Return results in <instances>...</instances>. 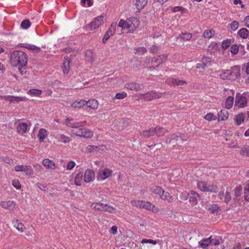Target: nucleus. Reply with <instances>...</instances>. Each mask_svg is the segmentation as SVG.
<instances>
[{
  "label": "nucleus",
  "mask_w": 249,
  "mask_h": 249,
  "mask_svg": "<svg viewBox=\"0 0 249 249\" xmlns=\"http://www.w3.org/2000/svg\"><path fill=\"white\" fill-rule=\"evenodd\" d=\"M230 71L229 80L234 81L240 76V68L239 66H235L231 67Z\"/></svg>",
  "instance_id": "obj_9"
},
{
  "label": "nucleus",
  "mask_w": 249,
  "mask_h": 249,
  "mask_svg": "<svg viewBox=\"0 0 249 249\" xmlns=\"http://www.w3.org/2000/svg\"><path fill=\"white\" fill-rule=\"evenodd\" d=\"M86 101L84 100H81L80 101L73 103L71 106L73 108H82L83 107H86Z\"/></svg>",
  "instance_id": "obj_36"
},
{
  "label": "nucleus",
  "mask_w": 249,
  "mask_h": 249,
  "mask_svg": "<svg viewBox=\"0 0 249 249\" xmlns=\"http://www.w3.org/2000/svg\"><path fill=\"white\" fill-rule=\"evenodd\" d=\"M239 51L238 46L237 45H233L231 47V52L232 54H236Z\"/></svg>",
  "instance_id": "obj_62"
},
{
  "label": "nucleus",
  "mask_w": 249,
  "mask_h": 249,
  "mask_svg": "<svg viewBox=\"0 0 249 249\" xmlns=\"http://www.w3.org/2000/svg\"><path fill=\"white\" fill-rule=\"evenodd\" d=\"M249 100V93H237L235 96L234 106L238 108H244L247 106Z\"/></svg>",
  "instance_id": "obj_4"
},
{
  "label": "nucleus",
  "mask_w": 249,
  "mask_h": 249,
  "mask_svg": "<svg viewBox=\"0 0 249 249\" xmlns=\"http://www.w3.org/2000/svg\"><path fill=\"white\" fill-rule=\"evenodd\" d=\"M105 205V204L101 202L93 203L91 205V207L96 210L104 211Z\"/></svg>",
  "instance_id": "obj_32"
},
{
  "label": "nucleus",
  "mask_w": 249,
  "mask_h": 249,
  "mask_svg": "<svg viewBox=\"0 0 249 249\" xmlns=\"http://www.w3.org/2000/svg\"><path fill=\"white\" fill-rule=\"evenodd\" d=\"M155 134L158 136H162L168 132V130L160 126H157L154 128Z\"/></svg>",
  "instance_id": "obj_39"
},
{
  "label": "nucleus",
  "mask_w": 249,
  "mask_h": 249,
  "mask_svg": "<svg viewBox=\"0 0 249 249\" xmlns=\"http://www.w3.org/2000/svg\"><path fill=\"white\" fill-rule=\"evenodd\" d=\"M220 77L223 79H229L230 78V71L229 70H226L221 75Z\"/></svg>",
  "instance_id": "obj_57"
},
{
  "label": "nucleus",
  "mask_w": 249,
  "mask_h": 249,
  "mask_svg": "<svg viewBox=\"0 0 249 249\" xmlns=\"http://www.w3.org/2000/svg\"><path fill=\"white\" fill-rule=\"evenodd\" d=\"M12 184L17 190H19L21 188V184L18 179L12 180Z\"/></svg>",
  "instance_id": "obj_53"
},
{
  "label": "nucleus",
  "mask_w": 249,
  "mask_h": 249,
  "mask_svg": "<svg viewBox=\"0 0 249 249\" xmlns=\"http://www.w3.org/2000/svg\"><path fill=\"white\" fill-rule=\"evenodd\" d=\"M192 37V35L190 33H182L179 35V36L178 37V39H181L182 40L187 41L189 40Z\"/></svg>",
  "instance_id": "obj_41"
},
{
  "label": "nucleus",
  "mask_w": 249,
  "mask_h": 249,
  "mask_svg": "<svg viewBox=\"0 0 249 249\" xmlns=\"http://www.w3.org/2000/svg\"><path fill=\"white\" fill-rule=\"evenodd\" d=\"M172 11L174 12L180 11L181 13L183 14L184 13L186 12V10L181 6H176L172 8Z\"/></svg>",
  "instance_id": "obj_58"
},
{
  "label": "nucleus",
  "mask_w": 249,
  "mask_h": 249,
  "mask_svg": "<svg viewBox=\"0 0 249 249\" xmlns=\"http://www.w3.org/2000/svg\"><path fill=\"white\" fill-rule=\"evenodd\" d=\"M204 118L206 120L210 121L216 120V116L212 113H209L205 115Z\"/></svg>",
  "instance_id": "obj_56"
},
{
  "label": "nucleus",
  "mask_w": 249,
  "mask_h": 249,
  "mask_svg": "<svg viewBox=\"0 0 249 249\" xmlns=\"http://www.w3.org/2000/svg\"><path fill=\"white\" fill-rule=\"evenodd\" d=\"M238 34L241 37L246 39L248 38L249 31L245 28H243L239 30Z\"/></svg>",
  "instance_id": "obj_37"
},
{
  "label": "nucleus",
  "mask_w": 249,
  "mask_h": 249,
  "mask_svg": "<svg viewBox=\"0 0 249 249\" xmlns=\"http://www.w3.org/2000/svg\"><path fill=\"white\" fill-rule=\"evenodd\" d=\"M244 198L246 200H249V186H246L244 188Z\"/></svg>",
  "instance_id": "obj_63"
},
{
  "label": "nucleus",
  "mask_w": 249,
  "mask_h": 249,
  "mask_svg": "<svg viewBox=\"0 0 249 249\" xmlns=\"http://www.w3.org/2000/svg\"><path fill=\"white\" fill-rule=\"evenodd\" d=\"M214 31L213 30H206L203 33L205 38H210L214 36Z\"/></svg>",
  "instance_id": "obj_49"
},
{
  "label": "nucleus",
  "mask_w": 249,
  "mask_h": 249,
  "mask_svg": "<svg viewBox=\"0 0 249 249\" xmlns=\"http://www.w3.org/2000/svg\"><path fill=\"white\" fill-rule=\"evenodd\" d=\"M98 107V102L95 99H90L86 101V107L90 109H97Z\"/></svg>",
  "instance_id": "obj_24"
},
{
  "label": "nucleus",
  "mask_w": 249,
  "mask_h": 249,
  "mask_svg": "<svg viewBox=\"0 0 249 249\" xmlns=\"http://www.w3.org/2000/svg\"><path fill=\"white\" fill-rule=\"evenodd\" d=\"M163 190L161 187L155 186L152 189V192L155 194L159 195L160 196H161V193L163 192Z\"/></svg>",
  "instance_id": "obj_50"
},
{
  "label": "nucleus",
  "mask_w": 249,
  "mask_h": 249,
  "mask_svg": "<svg viewBox=\"0 0 249 249\" xmlns=\"http://www.w3.org/2000/svg\"><path fill=\"white\" fill-rule=\"evenodd\" d=\"M240 154L242 155L249 156V146L245 147L240 151Z\"/></svg>",
  "instance_id": "obj_61"
},
{
  "label": "nucleus",
  "mask_w": 249,
  "mask_h": 249,
  "mask_svg": "<svg viewBox=\"0 0 249 249\" xmlns=\"http://www.w3.org/2000/svg\"><path fill=\"white\" fill-rule=\"evenodd\" d=\"M162 93L160 92H157L153 91L148 92L142 95V98L147 101H150L154 99H158L160 97Z\"/></svg>",
  "instance_id": "obj_13"
},
{
  "label": "nucleus",
  "mask_w": 249,
  "mask_h": 249,
  "mask_svg": "<svg viewBox=\"0 0 249 249\" xmlns=\"http://www.w3.org/2000/svg\"><path fill=\"white\" fill-rule=\"evenodd\" d=\"M141 135L145 138H149L151 136H153L155 135V129L153 127H151L148 130H144Z\"/></svg>",
  "instance_id": "obj_31"
},
{
  "label": "nucleus",
  "mask_w": 249,
  "mask_h": 249,
  "mask_svg": "<svg viewBox=\"0 0 249 249\" xmlns=\"http://www.w3.org/2000/svg\"><path fill=\"white\" fill-rule=\"evenodd\" d=\"M129 122L126 120L115 121L112 124V129L115 130H122L129 126Z\"/></svg>",
  "instance_id": "obj_10"
},
{
  "label": "nucleus",
  "mask_w": 249,
  "mask_h": 249,
  "mask_svg": "<svg viewBox=\"0 0 249 249\" xmlns=\"http://www.w3.org/2000/svg\"><path fill=\"white\" fill-rule=\"evenodd\" d=\"M48 135V131L44 128H41L39 129L37 137L40 142H44V140L47 137Z\"/></svg>",
  "instance_id": "obj_22"
},
{
  "label": "nucleus",
  "mask_w": 249,
  "mask_h": 249,
  "mask_svg": "<svg viewBox=\"0 0 249 249\" xmlns=\"http://www.w3.org/2000/svg\"><path fill=\"white\" fill-rule=\"evenodd\" d=\"M228 117L229 113L227 110H220V111L218 112V121L225 120Z\"/></svg>",
  "instance_id": "obj_26"
},
{
  "label": "nucleus",
  "mask_w": 249,
  "mask_h": 249,
  "mask_svg": "<svg viewBox=\"0 0 249 249\" xmlns=\"http://www.w3.org/2000/svg\"><path fill=\"white\" fill-rule=\"evenodd\" d=\"M135 53L138 55H142L147 52V50L145 47H138L135 49Z\"/></svg>",
  "instance_id": "obj_51"
},
{
  "label": "nucleus",
  "mask_w": 249,
  "mask_h": 249,
  "mask_svg": "<svg viewBox=\"0 0 249 249\" xmlns=\"http://www.w3.org/2000/svg\"><path fill=\"white\" fill-rule=\"evenodd\" d=\"M12 225L20 233H23L24 231L25 227L19 220L16 218L13 219Z\"/></svg>",
  "instance_id": "obj_18"
},
{
  "label": "nucleus",
  "mask_w": 249,
  "mask_h": 249,
  "mask_svg": "<svg viewBox=\"0 0 249 249\" xmlns=\"http://www.w3.org/2000/svg\"><path fill=\"white\" fill-rule=\"evenodd\" d=\"M231 44V39H227L226 40H224L222 42V47L223 49H227Z\"/></svg>",
  "instance_id": "obj_55"
},
{
  "label": "nucleus",
  "mask_w": 249,
  "mask_h": 249,
  "mask_svg": "<svg viewBox=\"0 0 249 249\" xmlns=\"http://www.w3.org/2000/svg\"><path fill=\"white\" fill-rule=\"evenodd\" d=\"M24 47L28 49L33 50L36 53H38L41 51V49L39 47H37L34 45L25 44L24 45Z\"/></svg>",
  "instance_id": "obj_42"
},
{
  "label": "nucleus",
  "mask_w": 249,
  "mask_h": 249,
  "mask_svg": "<svg viewBox=\"0 0 249 249\" xmlns=\"http://www.w3.org/2000/svg\"><path fill=\"white\" fill-rule=\"evenodd\" d=\"M0 206L2 209L10 212L14 211L18 207L16 202L11 200H1L0 202Z\"/></svg>",
  "instance_id": "obj_8"
},
{
  "label": "nucleus",
  "mask_w": 249,
  "mask_h": 249,
  "mask_svg": "<svg viewBox=\"0 0 249 249\" xmlns=\"http://www.w3.org/2000/svg\"><path fill=\"white\" fill-rule=\"evenodd\" d=\"M85 59L86 60L92 64L94 61L93 54L92 52L89 50H88L85 53Z\"/></svg>",
  "instance_id": "obj_35"
},
{
  "label": "nucleus",
  "mask_w": 249,
  "mask_h": 249,
  "mask_svg": "<svg viewBox=\"0 0 249 249\" xmlns=\"http://www.w3.org/2000/svg\"><path fill=\"white\" fill-rule=\"evenodd\" d=\"M31 22L28 19H25L22 21L20 27L23 29H27L31 26Z\"/></svg>",
  "instance_id": "obj_46"
},
{
  "label": "nucleus",
  "mask_w": 249,
  "mask_h": 249,
  "mask_svg": "<svg viewBox=\"0 0 249 249\" xmlns=\"http://www.w3.org/2000/svg\"><path fill=\"white\" fill-rule=\"evenodd\" d=\"M106 146L103 144H101L98 146L89 145L86 147V151L89 153L93 151H99V150H104L106 149Z\"/></svg>",
  "instance_id": "obj_21"
},
{
  "label": "nucleus",
  "mask_w": 249,
  "mask_h": 249,
  "mask_svg": "<svg viewBox=\"0 0 249 249\" xmlns=\"http://www.w3.org/2000/svg\"><path fill=\"white\" fill-rule=\"evenodd\" d=\"M160 197L161 199L163 200H167L169 202H171L173 201L174 200L173 196H171L168 192H165L164 190L161 193Z\"/></svg>",
  "instance_id": "obj_30"
},
{
  "label": "nucleus",
  "mask_w": 249,
  "mask_h": 249,
  "mask_svg": "<svg viewBox=\"0 0 249 249\" xmlns=\"http://www.w3.org/2000/svg\"><path fill=\"white\" fill-rule=\"evenodd\" d=\"M134 3L139 10L142 9L147 3V0H134Z\"/></svg>",
  "instance_id": "obj_25"
},
{
  "label": "nucleus",
  "mask_w": 249,
  "mask_h": 249,
  "mask_svg": "<svg viewBox=\"0 0 249 249\" xmlns=\"http://www.w3.org/2000/svg\"><path fill=\"white\" fill-rule=\"evenodd\" d=\"M93 135V133L91 130L89 129L83 127L82 130V134L81 135V137L85 138H90Z\"/></svg>",
  "instance_id": "obj_33"
},
{
  "label": "nucleus",
  "mask_w": 249,
  "mask_h": 249,
  "mask_svg": "<svg viewBox=\"0 0 249 249\" xmlns=\"http://www.w3.org/2000/svg\"><path fill=\"white\" fill-rule=\"evenodd\" d=\"M167 58L166 54H161L154 58L152 63L158 66L160 64L163 63Z\"/></svg>",
  "instance_id": "obj_23"
},
{
  "label": "nucleus",
  "mask_w": 249,
  "mask_h": 249,
  "mask_svg": "<svg viewBox=\"0 0 249 249\" xmlns=\"http://www.w3.org/2000/svg\"><path fill=\"white\" fill-rule=\"evenodd\" d=\"M65 123L67 126L73 128L71 130L73 135L81 136L85 122H75L73 119L68 118L66 120Z\"/></svg>",
  "instance_id": "obj_3"
},
{
  "label": "nucleus",
  "mask_w": 249,
  "mask_h": 249,
  "mask_svg": "<svg viewBox=\"0 0 249 249\" xmlns=\"http://www.w3.org/2000/svg\"><path fill=\"white\" fill-rule=\"evenodd\" d=\"M140 25L139 19L135 17L127 18L125 20L121 19L118 26L121 27L126 33H134Z\"/></svg>",
  "instance_id": "obj_2"
},
{
  "label": "nucleus",
  "mask_w": 249,
  "mask_h": 249,
  "mask_svg": "<svg viewBox=\"0 0 249 249\" xmlns=\"http://www.w3.org/2000/svg\"><path fill=\"white\" fill-rule=\"evenodd\" d=\"M211 237H209L206 239H203L201 241L198 242L200 246L203 248L206 249L209 245L211 244Z\"/></svg>",
  "instance_id": "obj_34"
},
{
  "label": "nucleus",
  "mask_w": 249,
  "mask_h": 249,
  "mask_svg": "<svg viewBox=\"0 0 249 249\" xmlns=\"http://www.w3.org/2000/svg\"><path fill=\"white\" fill-rule=\"evenodd\" d=\"M234 103V98L232 96H229L226 99L225 106L226 109H230L232 107Z\"/></svg>",
  "instance_id": "obj_40"
},
{
  "label": "nucleus",
  "mask_w": 249,
  "mask_h": 249,
  "mask_svg": "<svg viewBox=\"0 0 249 249\" xmlns=\"http://www.w3.org/2000/svg\"><path fill=\"white\" fill-rule=\"evenodd\" d=\"M75 166V163L73 161H70L68 162L67 165V169L68 170H72Z\"/></svg>",
  "instance_id": "obj_64"
},
{
  "label": "nucleus",
  "mask_w": 249,
  "mask_h": 249,
  "mask_svg": "<svg viewBox=\"0 0 249 249\" xmlns=\"http://www.w3.org/2000/svg\"><path fill=\"white\" fill-rule=\"evenodd\" d=\"M106 20L105 16L101 15L94 18V19L86 26V28L89 30H93L98 28L104 23Z\"/></svg>",
  "instance_id": "obj_6"
},
{
  "label": "nucleus",
  "mask_w": 249,
  "mask_h": 249,
  "mask_svg": "<svg viewBox=\"0 0 249 249\" xmlns=\"http://www.w3.org/2000/svg\"><path fill=\"white\" fill-rule=\"evenodd\" d=\"M189 201L192 205L194 206L197 204V200L199 197V194L193 190L189 193Z\"/></svg>",
  "instance_id": "obj_15"
},
{
  "label": "nucleus",
  "mask_w": 249,
  "mask_h": 249,
  "mask_svg": "<svg viewBox=\"0 0 249 249\" xmlns=\"http://www.w3.org/2000/svg\"><path fill=\"white\" fill-rule=\"evenodd\" d=\"M245 115L242 114H238L235 118V122L237 125H240L242 123H243L245 120Z\"/></svg>",
  "instance_id": "obj_44"
},
{
  "label": "nucleus",
  "mask_w": 249,
  "mask_h": 249,
  "mask_svg": "<svg viewBox=\"0 0 249 249\" xmlns=\"http://www.w3.org/2000/svg\"><path fill=\"white\" fill-rule=\"evenodd\" d=\"M238 22L234 20L229 25V28L232 31H235L238 28Z\"/></svg>",
  "instance_id": "obj_54"
},
{
  "label": "nucleus",
  "mask_w": 249,
  "mask_h": 249,
  "mask_svg": "<svg viewBox=\"0 0 249 249\" xmlns=\"http://www.w3.org/2000/svg\"><path fill=\"white\" fill-rule=\"evenodd\" d=\"M10 62L11 65L16 67L18 66V70L23 75L25 71V66L27 63V55L22 51H15L10 55Z\"/></svg>",
  "instance_id": "obj_1"
},
{
  "label": "nucleus",
  "mask_w": 249,
  "mask_h": 249,
  "mask_svg": "<svg viewBox=\"0 0 249 249\" xmlns=\"http://www.w3.org/2000/svg\"><path fill=\"white\" fill-rule=\"evenodd\" d=\"M23 172L27 176H32L34 174L33 169L30 165L24 166Z\"/></svg>",
  "instance_id": "obj_43"
},
{
  "label": "nucleus",
  "mask_w": 249,
  "mask_h": 249,
  "mask_svg": "<svg viewBox=\"0 0 249 249\" xmlns=\"http://www.w3.org/2000/svg\"><path fill=\"white\" fill-rule=\"evenodd\" d=\"M84 177V181L86 183H89L94 180L95 173L93 170L88 169L85 171Z\"/></svg>",
  "instance_id": "obj_12"
},
{
  "label": "nucleus",
  "mask_w": 249,
  "mask_h": 249,
  "mask_svg": "<svg viewBox=\"0 0 249 249\" xmlns=\"http://www.w3.org/2000/svg\"><path fill=\"white\" fill-rule=\"evenodd\" d=\"M29 130V126L24 122H19L17 126V131L20 135L26 133Z\"/></svg>",
  "instance_id": "obj_16"
},
{
  "label": "nucleus",
  "mask_w": 249,
  "mask_h": 249,
  "mask_svg": "<svg viewBox=\"0 0 249 249\" xmlns=\"http://www.w3.org/2000/svg\"><path fill=\"white\" fill-rule=\"evenodd\" d=\"M83 173L82 172H80L77 173L74 178V183L76 186H80L81 185V183L83 180Z\"/></svg>",
  "instance_id": "obj_29"
},
{
  "label": "nucleus",
  "mask_w": 249,
  "mask_h": 249,
  "mask_svg": "<svg viewBox=\"0 0 249 249\" xmlns=\"http://www.w3.org/2000/svg\"><path fill=\"white\" fill-rule=\"evenodd\" d=\"M166 82L168 84L173 86H181L187 85L185 81L175 78H169L167 80Z\"/></svg>",
  "instance_id": "obj_17"
},
{
  "label": "nucleus",
  "mask_w": 249,
  "mask_h": 249,
  "mask_svg": "<svg viewBox=\"0 0 249 249\" xmlns=\"http://www.w3.org/2000/svg\"><path fill=\"white\" fill-rule=\"evenodd\" d=\"M56 138L58 140V141L60 142H63L64 143H67L70 142L71 141V139L67 136H66L63 134H59L56 137Z\"/></svg>",
  "instance_id": "obj_28"
},
{
  "label": "nucleus",
  "mask_w": 249,
  "mask_h": 249,
  "mask_svg": "<svg viewBox=\"0 0 249 249\" xmlns=\"http://www.w3.org/2000/svg\"><path fill=\"white\" fill-rule=\"evenodd\" d=\"M27 93L33 96H38L41 94L42 91L40 90L33 89L28 90Z\"/></svg>",
  "instance_id": "obj_47"
},
{
  "label": "nucleus",
  "mask_w": 249,
  "mask_h": 249,
  "mask_svg": "<svg viewBox=\"0 0 249 249\" xmlns=\"http://www.w3.org/2000/svg\"><path fill=\"white\" fill-rule=\"evenodd\" d=\"M127 94L125 92H122L121 93H118L116 94L114 99H122L126 97Z\"/></svg>",
  "instance_id": "obj_60"
},
{
  "label": "nucleus",
  "mask_w": 249,
  "mask_h": 249,
  "mask_svg": "<svg viewBox=\"0 0 249 249\" xmlns=\"http://www.w3.org/2000/svg\"><path fill=\"white\" fill-rule=\"evenodd\" d=\"M210 237H211V240L212 241L211 245H212V246H217L220 244V241L221 240V238L220 237L216 236H211Z\"/></svg>",
  "instance_id": "obj_38"
},
{
  "label": "nucleus",
  "mask_w": 249,
  "mask_h": 249,
  "mask_svg": "<svg viewBox=\"0 0 249 249\" xmlns=\"http://www.w3.org/2000/svg\"><path fill=\"white\" fill-rule=\"evenodd\" d=\"M70 60L68 57H65L63 60V71L65 74H67L70 70Z\"/></svg>",
  "instance_id": "obj_27"
},
{
  "label": "nucleus",
  "mask_w": 249,
  "mask_h": 249,
  "mask_svg": "<svg viewBox=\"0 0 249 249\" xmlns=\"http://www.w3.org/2000/svg\"><path fill=\"white\" fill-rule=\"evenodd\" d=\"M141 243H142V244L149 243V244H152L153 245H155L157 244V241L156 240H154L152 239H143L141 241Z\"/></svg>",
  "instance_id": "obj_59"
},
{
  "label": "nucleus",
  "mask_w": 249,
  "mask_h": 249,
  "mask_svg": "<svg viewBox=\"0 0 249 249\" xmlns=\"http://www.w3.org/2000/svg\"><path fill=\"white\" fill-rule=\"evenodd\" d=\"M198 189L203 192H209L215 193L217 191V187L213 184H208L202 181H199L197 183Z\"/></svg>",
  "instance_id": "obj_7"
},
{
  "label": "nucleus",
  "mask_w": 249,
  "mask_h": 249,
  "mask_svg": "<svg viewBox=\"0 0 249 249\" xmlns=\"http://www.w3.org/2000/svg\"><path fill=\"white\" fill-rule=\"evenodd\" d=\"M43 166L48 170H54L56 169V165L54 162L49 159H44L42 162Z\"/></svg>",
  "instance_id": "obj_19"
},
{
  "label": "nucleus",
  "mask_w": 249,
  "mask_h": 249,
  "mask_svg": "<svg viewBox=\"0 0 249 249\" xmlns=\"http://www.w3.org/2000/svg\"><path fill=\"white\" fill-rule=\"evenodd\" d=\"M115 209L112 206L109 205L107 204H105L104 208V212H107L109 213H114L115 212Z\"/></svg>",
  "instance_id": "obj_52"
},
{
  "label": "nucleus",
  "mask_w": 249,
  "mask_h": 249,
  "mask_svg": "<svg viewBox=\"0 0 249 249\" xmlns=\"http://www.w3.org/2000/svg\"><path fill=\"white\" fill-rule=\"evenodd\" d=\"M142 200L138 199H132L131 200V204L137 208H141Z\"/></svg>",
  "instance_id": "obj_48"
},
{
  "label": "nucleus",
  "mask_w": 249,
  "mask_h": 249,
  "mask_svg": "<svg viewBox=\"0 0 249 249\" xmlns=\"http://www.w3.org/2000/svg\"><path fill=\"white\" fill-rule=\"evenodd\" d=\"M115 27L116 23H112L109 29L104 35V36L102 39V42L104 44L106 43L107 41L109 38V37L114 35L115 31Z\"/></svg>",
  "instance_id": "obj_14"
},
{
  "label": "nucleus",
  "mask_w": 249,
  "mask_h": 249,
  "mask_svg": "<svg viewBox=\"0 0 249 249\" xmlns=\"http://www.w3.org/2000/svg\"><path fill=\"white\" fill-rule=\"evenodd\" d=\"M202 63L206 67L210 66L212 65L211 58L207 56H204L202 58Z\"/></svg>",
  "instance_id": "obj_45"
},
{
  "label": "nucleus",
  "mask_w": 249,
  "mask_h": 249,
  "mask_svg": "<svg viewBox=\"0 0 249 249\" xmlns=\"http://www.w3.org/2000/svg\"><path fill=\"white\" fill-rule=\"evenodd\" d=\"M142 85L136 82L128 83L125 84V87L131 90L139 91L141 89Z\"/></svg>",
  "instance_id": "obj_20"
},
{
  "label": "nucleus",
  "mask_w": 249,
  "mask_h": 249,
  "mask_svg": "<svg viewBox=\"0 0 249 249\" xmlns=\"http://www.w3.org/2000/svg\"><path fill=\"white\" fill-rule=\"evenodd\" d=\"M113 175V171L111 169L105 167L100 169L97 173V178L98 181H103L111 177Z\"/></svg>",
  "instance_id": "obj_5"
},
{
  "label": "nucleus",
  "mask_w": 249,
  "mask_h": 249,
  "mask_svg": "<svg viewBox=\"0 0 249 249\" xmlns=\"http://www.w3.org/2000/svg\"><path fill=\"white\" fill-rule=\"evenodd\" d=\"M141 208L152 212L154 213H157L159 211V209L154 205L152 204L149 201H145L143 200H142V202Z\"/></svg>",
  "instance_id": "obj_11"
}]
</instances>
